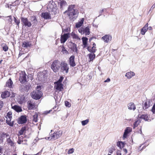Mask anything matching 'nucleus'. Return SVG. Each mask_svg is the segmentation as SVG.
<instances>
[{"instance_id": "nucleus-34", "label": "nucleus", "mask_w": 155, "mask_h": 155, "mask_svg": "<svg viewBox=\"0 0 155 155\" xmlns=\"http://www.w3.org/2000/svg\"><path fill=\"white\" fill-rule=\"evenodd\" d=\"M90 46H88L87 48V49L88 51L90 52L91 53H94L96 51V47L94 46L92 47L91 49H90Z\"/></svg>"}, {"instance_id": "nucleus-22", "label": "nucleus", "mask_w": 155, "mask_h": 155, "mask_svg": "<svg viewBox=\"0 0 155 155\" xmlns=\"http://www.w3.org/2000/svg\"><path fill=\"white\" fill-rule=\"evenodd\" d=\"M12 109L18 112H21L22 111L21 107L18 105H15L12 106Z\"/></svg>"}, {"instance_id": "nucleus-21", "label": "nucleus", "mask_w": 155, "mask_h": 155, "mask_svg": "<svg viewBox=\"0 0 155 155\" xmlns=\"http://www.w3.org/2000/svg\"><path fill=\"white\" fill-rule=\"evenodd\" d=\"M10 95V92L8 91H6L2 93L1 97L3 99L5 98L9 97Z\"/></svg>"}, {"instance_id": "nucleus-25", "label": "nucleus", "mask_w": 155, "mask_h": 155, "mask_svg": "<svg viewBox=\"0 0 155 155\" xmlns=\"http://www.w3.org/2000/svg\"><path fill=\"white\" fill-rule=\"evenodd\" d=\"M135 75V73L133 72H130L126 73L125 76L128 79L131 78L133 76Z\"/></svg>"}, {"instance_id": "nucleus-61", "label": "nucleus", "mask_w": 155, "mask_h": 155, "mask_svg": "<svg viewBox=\"0 0 155 155\" xmlns=\"http://www.w3.org/2000/svg\"><path fill=\"white\" fill-rule=\"evenodd\" d=\"M6 7H8V8H10V5H9V4H8L6 5L5 6Z\"/></svg>"}, {"instance_id": "nucleus-59", "label": "nucleus", "mask_w": 155, "mask_h": 155, "mask_svg": "<svg viewBox=\"0 0 155 155\" xmlns=\"http://www.w3.org/2000/svg\"><path fill=\"white\" fill-rule=\"evenodd\" d=\"M123 150L124 151V153H125L124 155L126 154H127V150L126 149H124Z\"/></svg>"}, {"instance_id": "nucleus-56", "label": "nucleus", "mask_w": 155, "mask_h": 155, "mask_svg": "<svg viewBox=\"0 0 155 155\" xmlns=\"http://www.w3.org/2000/svg\"><path fill=\"white\" fill-rule=\"evenodd\" d=\"M9 17V18L8 19V20L9 22H11L12 21V17L11 16H8L7 17Z\"/></svg>"}, {"instance_id": "nucleus-2", "label": "nucleus", "mask_w": 155, "mask_h": 155, "mask_svg": "<svg viewBox=\"0 0 155 155\" xmlns=\"http://www.w3.org/2000/svg\"><path fill=\"white\" fill-rule=\"evenodd\" d=\"M61 62L58 60L54 61L51 65V69L54 72H58L61 67Z\"/></svg>"}, {"instance_id": "nucleus-5", "label": "nucleus", "mask_w": 155, "mask_h": 155, "mask_svg": "<svg viewBox=\"0 0 155 155\" xmlns=\"http://www.w3.org/2000/svg\"><path fill=\"white\" fill-rule=\"evenodd\" d=\"M60 68L61 71L64 73H67L68 72L69 68L65 61H63L61 62Z\"/></svg>"}, {"instance_id": "nucleus-18", "label": "nucleus", "mask_w": 155, "mask_h": 155, "mask_svg": "<svg viewBox=\"0 0 155 155\" xmlns=\"http://www.w3.org/2000/svg\"><path fill=\"white\" fill-rule=\"evenodd\" d=\"M55 86L54 87L57 90L61 91V89H63V85L61 83H56V82H54Z\"/></svg>"}, {"instance_id": "nucleus-4", "label": "nucleus", "mask_w": 155, "mask_h": 155, "mask_svg": "<svg viewBox=\"0 0 155 155\" xmlns=\"http://www.w3.org/2000/svg\"><path fill=\"white\" fill-rule=\"evenodd\" d=\"M90 28L89 26L85 28L82 27L78 29L79 32L82 35L85 34L86 35H88L90 34Z\"/></svg>"}, {"instance_id": "nucleus-12", "label": "nucleus", "mask_w": 155, "mask_h": 155, "mask_svg": "<svg viewBox=\"0 0 155 155\" xmlns=\"http://www.w3.org/2000/svg\"><path fill=\"white\" fill-rule=\"evenodd\" d=\"M27 121L26 117L25 115H22L19 118L18 122L19 124H24L26 123Z\"/></svg>"}, {"instance_id": "nucleus-10", "label": "nucleus", "mask_w": 155, "mask_h": 155, "mask_svg": "<svg viewBox=\"0 0 155 155\" xmlns=\"http://www.w3.org/2000/svg\"><path fill=\"white\" fill-rule=\"evenodd\" d=\"M69 37V34L68 33L61 35L60 39L61 43H64L65 42Z\"/></svg>"}, {"instance_id": "nucleus-6", "label": "nucleus", "mask_w": 155, "mask_h": 155, "mask_svg": "<svg viewBox=\"0 0 155 155\" xmlns=\"http://www.w3.org/2000/svg\"><path fill=\"white\" fill-rule=\"evenodd\" d=\"M62 132L61 131H59L56 132H54L52 136L48 137V140H50L53 139L54 140L58 138L61 135Z\"/></svg>"}, {"instance_id": "nucleus-8", "label": "nucleus", "mask_w": 155, "mask_h": 155, "mask_svg": "<svg viewBox=\"0 0 155 155\" xmlns=\"http://www.w3.org/2000/svg\"><path fill=\"white\" fill-rule=\"evenodd\" d=\"M26 76L25 72L21 71L20 73L19 81L21 83H24L26 81Z\"/></svg>"}, {"instance_id": "nucleus-51", "label": "nucleus", "mask_w": 155, "mask_h": 155, "mask_svg": "<svg viewBox=\"0 0 155 155\" xmlns=\"http://www.w3.org/2000/svg\"><path fill=\"white\" fill-rule=\"evenodd\" d=\"M127 134H127V133L126 132V131H124L123 137V138L124 139L126 138L127 137Z\"/></svg>"}, {"instance_id": "nucleus-9", "label": "nucleus", "mask_w": 155, "mask_h": 155, "mask_svg": "<svg viewBox=\"0 0 155 155\" xmlns=\"http://www.w3.org/2000/svg\"><path fill=\"white\" fill-rule=\"evenodd\" d=\"M21 22L25 26L30 27L31 26V22L28 21L27 18L21 17Z\"/></svg>"}, {"instance_id": "nucleus-3", "label": "nucleus", "mask_w": 155, "mask_h": 155, "mask_svg": "<svg viewBox=\"0 0 155 155\" xmlns=\"http://www.w3.org/2000/svg\"><path fill=\"white\" fill-rule=\"evenodd\" d=\"M42 95V93L41 91L39 90H37L33 92L32 93L31 96L34 99L38 100L41 98Z\"/></svg>"}, {"instance_id": "nucleus-14", "label": "nucleus", "mask_w": 155, "mask_h": 155, "mask_svg": "<svg viewBox=\"0 0 155 155\" xmlns=\"http://www.w3.org/2000/svg\"><path fill=\"white\" fill-rule=\"evenodd\" d=\"M28 110H34L35 108V105L32 101H28Z\"/></svg>"}, {"instance_id": "nucleus-46", "label": "nucleus", "mask_w": 155, "mask_h": 155, "mask_svg": "<svg viewBox=\"0 0 155 155\" xmlns=\"http://www.w3.org/2000/svg\"><path fill=\"white\" fill-rule=\"evenodd\" d=\"M131 128H130L129 127H127L125 130L124 131H126V132L127 133V134H128L129 132L131 131Z\"/></svg>"}, {"instance_id": "nucleus-37", "label": "nucleus", "mask_w": 155, "mask_h": 155, "mask_svg": "<svg viewBox=\"0 0 155 155\" xmlns=\"http://www.w3.org/2000/svg\"><path fill=\"white\" fill-rule=\"evenodd\" d=\"M7 141L9 145L11 146H12L14 144V143L10 139V137L7 138Z\"/></svg>"}, {"instance_id": "nucleus-7", "label": "nucleus", "mask_w": 155, "mask_h": 155, "mask_svg": "<svg viewBox=\"0 0 155 155\" xmlns=\"http://www.w3.org/2000/svg\"><path fill=\"white\" fill-rule=\"evenodd\" d=\"M12 113L11 112H8L6 116L7 120L6 122L8 125L12 127L13 126L14 121H11L12 118Z\"/></svg>"}, {"instance_id": "nucleus-57", "label": "nucleus", "mask_w": 155, "mask_h": 155, "mask_svg": "<svg viewBox=\"0 0 155 155\" xmlns=\"http://www.w3.org/2000/svg\"><path fill=\"white\" fill-rule=\"evenodd\" d=\"M23 140H20V138H19L18 140V143L19 144H20L22 142H23Z\"/></svg>"}, {"instance_id": "nucleus-40", "label": "nucleus", "mask_w": 155, "mask_h": 155, "mask_svg": "<svg viewBox=\"0 0 155 155\" xmlns=\"http://www.w3.org/2000/svg\"><path fill=\"white\" fill-rule=\"evenodd\" d=\"M38 115L37 113H35V114L33 115V121L35 122L38 121Z\"/></svg>"}, {"instance_id": "nucleus-48", "label": "nucleus", "mask_w": 155, "mask_h": 155, "mask_svg": "<svg viewBox=\"0 0 155 155\" xmlns=\"http://www.w3.org/2000/svg\"><path fill=\"white\" fill-rule=\"evenodd\" d=\"M63 79H64V78L62 77H60L59 80L58 81H57V82H56V83H61V82L63 81Z\"/></svg>"}, {"instance_id": "nucleus-45", "label": "nucleus", "mask_w": 155, "mask_h": 155, "mask_svg": "<svg viewBox=\"0 0 155 155\" xmlns=\"http://www.w3.org/2000/svg\"><path fill=\"white\" fill-rule=\"evenodd\" d=\"M1 136L2 137L5 138L9 137V135L7 133H3L2 134Z\"/></svg>"}, {"instance_id": "nucleus-1", "label": "nucleus", "mask_w": 155, "mask_h": 155, "mask_svg": "<svg viewBox=\"0 0 155 155\" xmlns=\"http://www.w3.org/2000/svg\"><path fill=\"white\" fill-rule=\"evenodd\" d=\"M75 7L74 5H69L68 7V10L64 12V13H68V15L71 19H73L75 17V16L77 15V10L74 9Z\"/></svg>"}, {"instance_id": "nucleus-39", "label": "nucleus", "mask_w": 155, "mask_h": 155, "mask_svg": "<svg viewBox=\"0 0 155 155\" xmlns=\"http://www.w3.org/2000/svg\"><path fill=\"white\" fill-rule=\"evenodd\" d=\"M26 129V127H22L19 132V135H21L23 134L24 132V131Z\"/></svg>"}, {"instance_id": "nucleus-26", "label": "nucleus", "mask_w": 155, "mask_h": 155, "mask_svg": "<svg viewBox=\"0 0 155 155\" xmlns=\"http://www.w3.org/2000/svg\"><path fill=\"white\" fill-rule=\"evenodd\" d=\"M138 116L140 118L143 119L145 121H148V120H149L148 116L147 114H143L140 116V115H139Z\"/></svg>"}, {"instance_id": "nucleus-43", "label": "nucleus", "mask_w": 155, "mask_h": 155, "mask_svg": "<svg viewBox=\"0 0 155 155\" xmlns=\"http://www.w3.org/2000/svg\"><path fill=\"white\" fill-rule=\"evenodd\" d=\"M89 122V119L83 120L81 121V124L83 126H84L86 125Z\"/></svg>"}, {"instance_id": "nucleus-15", "label": "nucleus", "mask_w": 155, "mask_h": 155, "mask_svg": "<svg viewBox=\"0 0 155 155\" xmlns=\"http://www.w3.org/2000/svg\"><path fill=\"white\" fill-rule=\"evenodd\" d=\"M41 17L44 18L45 19L51 18V15L48 12H43L41 13Z\"/></svg>"}, {"instance_id": "nucleus-29", "label": "nucleus", "mask_w": 155, "mask_h": 155, "mask_svg": "<svg viewBox=\"0 0 155 155\" xmlns=\"http://www.w3.org/2000/svg\"><path fill=\"white\" fill-rule=\"evenodd\" d=\"M31 45V44L29 42L24 41L23 42L22 46L24 48H28Z\"/></svg>"}, {"instance_id": "nucleus-64", "label": "nucleus", "mask_w": 155, "mask_h": 155, "mask_svg": "<svg viewBox=\"0 0 155 155\" xmlns=\"http://www.w3.org/2000/svg\"><path fill=\"white\" fill-rule=\"evenodd\" d=\"M140 133L141 134L142 133V130H141V129H140Z\"/></svg>"}, {"instance_id": "nucleus-31", "label": "nucleus", "mask_w": 155, "mask_h": 155, "mask_svg": "<svg viewBox=\"0 0 155 155\" xmlns=\"http://www.w3.org/2000/svg\"><path fill=\"white\" fill-rule=\"evenodd\" d=\"M84 21V18H82L81 20L76 24V27L77 28L80 27L83 24Z\"/></svg>"}, {"instance_id": "nucleus-52", "label": "nucleus", "mask_w": 155, "mask_h": 155, "mask_svg": "<svg viewBox=\"0 0 155 155\" xmlns=\"http://www.w3.org/2000/svg\"><path fill=\"white\" fill-rule=\"evenodd\" d=\"M4 104L3 102L2 101H0V110H1Z\"/></svg>"}, {"instance_id": "nucleus-27", "label": "nucleus", "mask_w": 155, "mask_h": 155, "mask_svg": "<svg viewBox=\"0 0 155 155\" xmlns=\"http://www.w3.org/2000/svg\"><path fill=\"white\" fill-rule=\"evenodd\" d=\"M47 78V77L43 74H41L38 77V80L41 81H44Z\"/></svg>"}, {"instance_id": "nucleus-55", "label": "nucleus", "mask_w": 155, "mask_h": 155, "mask_svg": "<svg viewBox=\"0 0 155 155\" xmlns=\"http://www.w3.org/2000/svg\"><path fill=\"white\" fill-rule=\"evenodd\" d=\"M110 79L108 78L106 80L104 81V82H110Z\"/></svg>"}, {"instance_id": "nucleus-62", "label": "nucleus", "mask_w": 155, "mask_h": 155, "mask_svg": "<svg viewBox=\"0 0 155 155\" xmlns=\"http://www.w3.org/2000/svg\"><path fill=\"white\" fill-rule=\"evenodd\" d=\"M148 29L150 30H151L152 29V28L151 26H150L148 27Z\"/></svg>"}, {"instance_id": "nucleus-58", "label": "nucleus", "mask_w": 155, "mask_h": 155, "mask_svg": "<svg viewBox=\"0 0 155 155\" xmlns=\"http://www.w3.org/2000/svg\"><path fill=\"white\" fill-rule=\"evenodd\" d=\"M155 3H154V4L152 6L150 10H152V9H153L155 8Z\"/></svg>"}, {"instance_id": "nucleus-36", "label": "nucleus", "mask_w": 155, "mask_h": 155, "mask_svg": "<svg viewBox=\"0 0 155 155\" xmlns=\"http://www.w3.org/2000/svg\"><path fill=\"white\" fill-rule=\"evenodd\" d=\"M71 36L74 39H75L77 40H80V38H79L78 36L75 33L72 32L71 34Z\"/></svg>"}, {"instance_id": "nucleus-44", "label": "nucleus", "mask_w": 155, "mask_h": 155, "mask_svg": "<svg viewBox=\"0 0 155 155\" xmlns=\"http://www.w3.org/2000/svg\"><path fill=\"white\" fill-rule=\"evenodd\" d=\"M14 18V21L16 23V25L19 27V24L20 23V21L19 19H16L15 17Z\"/></svg>"}, {"instance_id": "nucleus-16", "label": "nucleus", "mask_w": 155, "mask_h": 155, "mask_svg": "<svg viewBox=\"0 0 155 155\" xmlns=\"http://www.w3.org/2000/svg\"><path fill=\"white\" fill-rule=\"evenodd\" d=\"M69 48L74 52L77 53V49L76 45L74 43L71 42Z\"/></svg>"}, {"instance_id": "nucleus-63", "label": "nucleus", "mask_w": 155, "mask_h": 155, "mask_svg": "<svg viewBox=\"0 0 155 155\" xmlns=\"http://www.w3.org/2000/svg\"><path fill=\"white\" fill-rule=\"evenodd\" d=\"M93 47H95V46H96V44L95 43H93Z\"/></svg>"}, {"instance_id": "nucleus-47", "label": "nucleus", "mask_w": 155, "mask_h": 155, "mask_svg": "<svg viewBox=\"0 0 155 155\" xmlns=\"http://www.w3.org/2000/svg\"><path fill=\"white\" fill-rule=\"evenodd\" d=\"M74 150L73 148H71L68 150V154H71L73 153L74 152Z\"/></svg>"}, {"instance_id": "nucleus-11", "label": "nucleus", "mask_w": 155, "mask_h": 155, "mask_svg": "<svg viewBox=\"0 0 155 155\" xmlns=\"http://www.w3.org/2000/svg\"><path fill=\"white\" fill-rule=\"evenodd\" d=\"M74 56L72 55L69 58V64L70 66L74 67L76 65V64L74 61Z\"/></svg>"}, {"instance_id": "nucleus-50", "label": "nucleus", "mask_w": 155, "mask_h": 155, "mask_svg": "<svg viewBox=\"0 0 155 155\" xmlns=\"http://www.w3.org/2000/svg\"><path fill=\"white\" fill-rule=\"evenodd\" d=\"M65 105L66 106L69 107L70 106V103L68 101H65Z\"/></svg>"}, {"instance_id": "nucleus-20", "label": "nucleus", "mask_w": 155, "mask_h": 155, "mask_svg": "<svg viewBox=\"0 0 155 155\" xmlns=\"http://www.w3.org/2000/svg\"><path fill=\"white\" fill-rule=\"evenodd\" d=\"M152 105V102L151 101L148 100L145 102L144 105L143 107V109H146L148 108L149 107Z\"/></svg>"}, {"instance_id": "nucleus-33", "label": "nucleus", "mask_w": 155, "mask_h": 155, "mask_svg": "<svg viewBox=\"0 0 155 155\" xmlns=\"http://www.w3.org/2000/svg\"><path fill=\"white\" fill-rule=\"evenodd\" d=\"M124 142L121 141H118L117 143V146L121 148L124 147Z\"/></svg>"}, {"instance_id": "nucleus-13", "label": "nucleus", "mask_w": 155, "mask_h": 155, "mask_svg": "<svg viewBox=\"0 0 155 155\" xmlns=\"http://www.w3.org/2000/svg\"><path fill=\"white\" fill-rule=\"evenodd\" d=\"M30 85L29 84L25 85H22L20 87V90L21 92L25 93L28 90L30 89Z\"/></svg>"}, {"instance_id": "nucleus-17", "label": "nucleus", "mask_w": 155, "mask_h": 155, "mask_svg": "<svg viewBox=\"0 0 155 155\" xmlns=\"http://www.w3.org/2000/svg\"><path fill=\"white\" fill-rule=\"evenodd\" d=\"M67 5V3L66 1L63 0H59V2H58V5L60 9H62L63 7Z\"/></svg>"}, {"instance_id": "nucleus-38", "label": "nucleus", "mask_w": 155, "mask_h": 155, "mask_svg": "<svg viewBox=\"0 0 155 155\" xmlns=\"http://www.w3.org/2000/svg\"><path fill=\"white\" fill-rule=\"evenodd\" d=\"M31 18L32 24H33L34 25H35L37 24V21L36 17L35 16H32Z\"/></svg>"}, {"instance_id": "nucleus-32", "label": "nucleus", "mask_w": 155, "mask_h": 155, "mask_svg": "<svg viewBox=\"0 0 155 155\" xmlns=\"http://www.w3.org/2000/svg\"><path fill=\"white\" fill-rule=\"evenodd\" d=\"M12 84L13 82L11 78H9L6 82V86L10 88H11L12 87Z\"/></svg>"}, {"instance_id": "nucleus-42", "label": "nucleus", "mask_w": 155, "mask_h": 155, "mask_svg": "<svg viewBox=\"0 0 155 155\" xmlns=\"http://www.w3.org/2000/svg\"><path fill=\"white\" fill-rule=\"evenodd\" d=\"M2 48L3 50L5 51H7L8 49V46L5 44L2 45Z\"/></svg>"}, {"instance_id": "nucleus-53", "label": "nucleus", "mask_w": 155, "mask_h": 155, "mask_svg": "<svg viewBox=\"0 0 155 155\" xmlns=\"http://www.w3.org/2000/svg\"><path fill=\"white\" fill-rule=\"evenodd\" d=\"M117 155H121L120 151V150H117Z\"/></svg>"}, {"instance_id": "nucleus-54", "label": "nucleus", "mask_w": 155, "mask_h": 155, "mask_svg": "<svg viewBox=\"0 0 155 155\" xmlns=\"http://www.w3.org/2000/svg\"><path fill=\"white\" fill-rule=\"evenodd\" d=\"M114 149L113 148H112L111 149H110L109 150V152L111 153H113V152L114 151Z\"/></svg>"}, {"instance_id": "nucleus-24", "label": "nucleus", "mask_w": 155, "mask_h": 155, "mask_svg": "<svg viewBox=\"0 0 155 155\" xmlns=\"http://www.w3.org/2000/svg\"><path fill=\"white\" fill-rule=\"evenodd\" d=\"M127 107L128 109L130 110H134L135 109L136 107L134 104L133 103H130L128 104Z\"/></svg>"}, {"instance_id": "nucleus-19", "label": "nucleus", "mask_w": 155, "mask_h": 155, "mask_svg": "<svg viewBox=\"0 0 155 155\" xmlns=\"http://www.w3.org/2000/svg\"><path fill=\"white\" fill-rule=\"evenodd\" d=\"M102 38L104 42L107 43L111 40L112 37L109 35H106L103 37Z\"/></svg>"}, {"instance_id": "nucleus-41", "label": "nucleus", "mask_w": 155, "mask_h": 155, "mask_svg": "<svg viewBox=\"0 0 155 155\" xmlns=\"http://www.w3.org/2000/svg\"><path fill=\"white\" fill-rule=\"evenodd\" d=\"M140 123V120L138 119L135 121L134 124V128L137 127L138 124Z\"/></svg>"}, {"instance_id": "nucleus-49", "label": "nucleus", "mask_w": 155, "mask_h": 155, "mask_svg": "<svg viewBox=\"0 0 155 155\" xmlns=\"http://www.w3.org/2000/svg\"><path fill=\"white\" fill-rule=\"evenodd\" d=\"M151 111L153 114H155V104L153 105Z\"/></svg>"}, {"instance_id": "nucleus-60", "label": "nucleus", "mask_w": 155, "mask_h": 155, "mask_svg": "<svg viewBox=\"0 0 155 155\" xmlns=\"http://www.w3.org/2000/svg\"><path fill=\"white\" fill-rule=\"evenodd\" d=\"M105 10V9H103L100 12V15H101L102 13L104 11V10Z\"/></svg>"}, {"instance_id": "nucleus-28", "label": "nucleus", "mask_w": 155, "mask_h": 155, "mask_svg": "<svg viewBox=\"0 0 155 155\" xmlns=\"http://www.w3.org/2000/svg\"><path fill=\"white\" fill-rule=\"evenodd\" d=\"M82 40L83 44L84 46V47L85 48L87 45L88 38H87L85 37H83L82 38Z\"/></svg>"}, {"instance_id": "nucleus-35", "label": "nucleus", "mask_w": 155, "mask_h": 155, "mask_svg": "<svg viewBox=\"0 0 155 155\" xmlns=\"http://www.w3.org/2000/svg\"><path fill=\"white\" fill-rule=\"evenodd\" d=\"M90 61H93V59L95 58V55L94 53H90L88 54Z\"/></svg>"}, {"instance_id": "nucleus-30", "label": "nucleus", "mask_w": 155, "mask_h": 155, "mask_svg": "<svg viewBox=\"0 0 155 155\" xmlns=\"http://www.w3.org/2000/svg\"><path fill=\"white\" fill-rule=\"evenodd\" d=\"M20 2L18 0H16L14 2L12 3V4H10V8L11 9L12 8V6L14 7H15V8L16 9V7H15L17 5L19 4Z\"/></svg>"}, {"instance_id": "nucleus-23", "label": "nucleus", "mask_w": 155, "mask_h": 155, "mask_svg": "<svg viewBox=\"0 0 155 155\" xmlns=\"http://www.w3.org/2000/svg\"><path fill=\"white\" fill-rule=\"evenodd\" d=\"M148 23H147L141 30V33L142 35H144L148 29Z\"/></svg>"}]
</instances>
